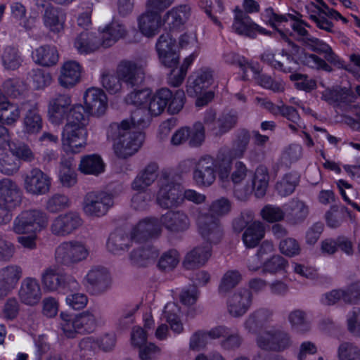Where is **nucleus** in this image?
<instances>
[{"instance_id":"f257e3e1","label":"nucleus","mask_w":360,"mask_h":360,"mask_svg":"<svg viewBox=\"0 0 360 360\" xmlns=\"http://www.w3.org/2000/svg\"><path fill=\"white\" fill-rule=\"evenodd\" d=\"M150 96L151 90L148 88L135 89L127 96V103L139 108L132 113L130 120H123L117 127L114 136V152L119 156H131L142 146L145 136L141 129L148 122V117H143V114Z\"/></svg>"},{"instance_id":"f03ea898","label":"nucleus","mask_w":360,"mask_h":360,"mask_svg":"<svg viewBox=\"0 0 360 360\" xmlns=\"http://www.w3.org/2000/svg\"><path fill=\"white\" fill-rule=\"evenodd\" d=\"M243 149L238 152L226 155H219L216 158L210 155L202 157L198 162L197 168L193 173V179L199 186H209L216 179L217 170L219 178L222 183L229 179L231 158L243 155Z\"/></svg>"},{"instance_id":"7ed1b4c3","label":"nucleus","mask_w":360,"mask_h":360,"mask_svg":"<svg viewBox=\"0 0 360 360\" xmlns=\"http://www.w3.org/2000/svg\"><path fill=\"white\" fill-rule=\"evenodd\" d=\"M159 191L157 193V202L164 208H170L182 203L184 199L196 204L205 200V196L194 190L184 191L179 184H174L168 177L159 180Z\"/></svg>"},{"instance_id":"20e7f679","label":"nucleus","mask_w":360,"mask_h":360,"mask_svg":"<svg viewBox=\"0 0 360 360\" xmlns=\"http://www.w3.org/2000/svg\"><path fill=\"white\" fill-rule=\"evenodd\" d=\"M265 15L270 17V23L275 27H278L283 23L287 22L289 19L293 20L294 22L291 24V26L293 30L302 37V40L307 48L314 51L325 53L328 60L333 61L335 60L330 47L322 41L308 36L303 22L300 20L297 16H293L291 14L278 15L274 13L271 9L266 10L262 18H264Z\"/></svg>"},{"instance_id":"39448f33","label":"nucleus","mask_w":360,"mask_h":360,"mask_svg":"<svg viewBox=\"0 0 360 360\" xmlns=\"http://www.w3.org/2000/svg\"><path fill=\"white\" fill-rule=\"evenodd\" d=\"M214 83L213 72L210 68L196 69L188 79L186 94L188 96L196 97L197 106H204L214 98L213 91L209 89Z\"/></svg>"},{"instance_id":"423d86ee","label":"nucleus","mask_w":360,"mask_h":360,"mask_svg":"<svg viewBox=\"0 0 360 360\" xmlns=\"http://www.w3.org/2000/svg\"><path fill=\"white\" fill-rule=\"evenodd\" d=\"M161 224L171 231H184L189 226L188 217L182 212H168L162 216L160 222L155 219H146L141 221L135 228L133 236H147L157 233L160 230Z\"/></svg>"},{"instance_id":"0eeeda50","label":"nucleus","mask_w":360,"mask_h":360,"mask_svg":"<svg viewBox=\"0 0 360 360\" xmlns=\"http://www.w3.org/2000/svg\"><path fill=\"white\" fill-rule=\"evenodd\" d=\"M262 58L274 68L281 69L284 72H291L295 70L299 62L311 68L330 71V66L324 60L313 54L307 56L305 53H302L298 56H294L291 58L290 56H285L281 53L275 56L272 53L267 52L264 53Z\"/></svg>"},{"instance_id":"6e6552de","label":"nucleus","mask_w":360,"mask_h":360,"mask_svg":"<svg viewBox=\"0 0 360 360\" xmlns=\"http://www.w3.org/2000/svg\"><path fill=\"white\" fill-rule=\"evenodd\" d=\"M89 253V248L82 241H65L56 247L55 260L60 266L72 267L86 260Z\"/></svg>"},{"instance_id":"1a4fd4ad","label":"nucleus","mask_w":360,"mask_h":360,"mask_svg":"<svg viewBox=\"0 0 360 360\" xmlns=\"http://www.w3.org/2000/svg\"><path fill=\"white\" fill-rule=\"evenodd\" d=\"M100 37L96 33L82 32L75 39V46L80 53H90L97 51L101 46L108 48L111 46L112 37V22L104 27L98 28Z\"/></svg>"},{"instance_id":"9d476101","label":"nucleus","mask_w":360,"mask_h":360,"mask_svg":"<svg viewBox=\"0 0 360 360\" xmlns=\"http://www.w3.org/2000/svg\"><path fill=\"white\" fill-rule=\"evenodd\" d=\"M273 251L272 243L264 242L257 254L249 261V269L257 271L261 269L262 271L269 273L285 270L288 265L287 261L280 255H274Z\"/></svg>"},{"instance_id":"9b49d317","label":"nucleus","mask_w":360,"mask_h":360,"mask_svg":"<svg viewBox=\"0 0 360 360\" xmlns=\"http://www.w3.org/2000/svg\"><path fill=\"white\" fill-rule=\"evenodd\" d=\"M231 208L229 200L220 198L213 201L209 209V214H199L196 223L200 233L203 237H208L219 228L217 219L227 214Z\"/></svg>"},{"instance_id":"f8f14e48","label":"nucleus","mask_w":360,"mask_h":360,"mask_svg":"<svg viewBox=\"0 0 360 360\" xmlns=\"http://www.w3.org/2000/svg\"><path fill=\"white\" fill-rule=\"evenodd\" d=\"M224 60L229 63H236L243 72V79L248 77L249 72H251L253 78L262 87L274 91H281L284 89V85L281 81H274L269 76L260 75L259 66L257 64H250L243 57L231 53L225 56Z\"/></svg>"},{"instance_id":"ddd939ff","label":"nucleus","mask_w":360,"mask_h":360,"mask_svg":"<svg viewBox=\"0 0 360 360\" xmlns=\"http://www.w3.org/2000/svg\"><path fill=\"white\" fill-rule=\"evenodd\" d=\"M170 4L169 0H150L147 11L139 18V28L146 37L154 36L158 31L161 22L159 13Z\"/></svg>"},{"instance_id":"4468645a","label":"nucleus","mask_w":360,"mask_h":360,"mask_svg":"<svg viewBox=\"0 0 360 360\" xmlns=\"http://www.w3.org/2000/svg\"><path fill=\"white\" fill-rule=\"evenodd\" d=\"M112 205V195L103 191L86 193L82 202V210L86 215L101 217L106 214Z\"/></svg>"},{"instance_id":"2eb2a0df","label":"nucleus","mask_w":360,"mask_h":360,"mask_svg":"<svg viewBox=\"0 0 360 360\" xmlns=\"http://www.w3.org/2000/svg\"><path fill=\"white\" fill-rule=\"evenodd\" d=\"M306 10L309 18L314 20L317 27L320 29L331 31L332 24L325 18L326 16L335 20H341L344 23H347V19L342 16L340 13L334 9L330 8L321 0H312L306 5Z\"/></svg>"},{"instance_id":"dca6fc26","label":"nucleus","mask_w":360,"mask_h":360,"mask_svg":"<svg viewBox=\"0 0 360 360\" xmlns=\"http://www.w3.org/2000/svg\"><path fill=\"white\" fill-rule=\"evenodd\" d=\"M48 224L47 214L39 210H26L14 220L13 230L17 234H23L44 228Z\"/></svg>"},{"instance_id":"f3484780","label":"nucleus","mask_w":360,"mask_h":360,"mask_svg":"<svg viewBox=\"0 0 360 360\" xmlns=\"http://www.w3.org/2000/svg\"><path fill=\"white\" fill-rule=\"evenodd\" d=\"M87 130L79 124L67 122L62 132V145L67 153H77L86 144Z\"/></svg>"},{"instance_id":"a211bd4d","label":"nucleus","mask_w":360,"mask_h":360,"mask_svg":"<svg viewBox=\"0 0 360 360\" xmlns=\"http://www.w3.org/2000/svg\"><path fill=\"white\" fill-rule=\"evenodd\" d=\"M41 283L44 289L48 291H55L58 289L75 291L79 287V283L72 276L59 274L52 268H48L42 273Z\"/></svg>"},{"instance_id":"6ab92c4d","label":"nucleus","mask_w":360,"mask_h":360,"mask_svg":"<svg viewBox=\"0 0 360 360\" xmlns=\"http://www.w3.org/2000/svg\"><path fill=\"white\" fill-rule=\"evenodd\" d=\"M252 219V213H247L246 217L243 214L240 218L236 219L233 224L237 231H240L245 224L248 225L243 235V241L244 245L250 248H255L264 236L263 224L260 221L250 224Z\"/></svg>"},{"instance_id":"aec40b11","label":"nucleus","mask_w":360,"mask_h":360,"mask_svg":"<svg viewBox=\"0 0 360 360\" xmlns=\"http://www.w3.org/2000/svg\"><path fill=\"white\" fill-rule=\"evenodd\" d=\"M22 192L15 181L9 178L0 180V209L12 211L22 202Z\"/></svg>"},{"instance_id":"412c9836","label":"nucleus","mask_w":360,"mask_h":360,"mask_svg":"<svg viewBox=\"0 0 360 360\" xmlns=\"http://www.w3.org/2000/svg\"><path fill=\"white\" fill-rule=\"evenodd\" d=\"M24 188L32 195L47 194L51 189V177L39 168H33L23 176Z\"/></svg>"},{"instance_id":"4be33fe9","label":"nucleus","mask_w":360,"mask_h":360,"mask_svg":"<svg viewBox=\"0 0 360 360\" xmlns=\"http://www.w3.org/2000/svg\"><path fill=\"white\" fill-rule=\"evenodd\" d=\"M36 6L38 8L44 9L41 18L44 25L50 32L59 33L64 30L66 13L62 8L51 3H41V0H36Z\"/></svg>"},{"instance_id":"5701e85b","label":"nucleus","mask_w":360,"mask_h":360,"mask_svg":"<svg viewBox=\"0 0 360 360\" xmlns=\"http://www.w3.org/2000/svg\"><path fill=\"white\" fill-rule=\"evenodd\" d=\"M82 223L83 220L78 212L70 211L54 218L50 229L55 236H66L80 227Z\"/></svg>"},{"instance_id":"b1692460","label":"nucleus","mask_w":360,"mask_h":360,"mask_svg":"<svg viewBox=\"0 0 360 360\" xmlns=\"http://www.w3.org/2000/svg\"><path fill=\"white\" fill-rule=\"evenodd\" d=\"M72 106V98L68 94H58L52 97L48 106V115L50 122L60 124L68 117Z\"/></svg>"},{"instance_id":"393cba45","label":"nucleus","mask_w":360,"mask_h":360,"mask_svg":"<svg viewBox=\"0 0 360 360\" xmlns=\"http://www.w3.org/2000/svg\"><path fill=\"white\" fill-rule=\"evenodd\" d=\"M84 106L86 113L91 116L101 117L108 108V98L103 91L98 88H89L84 94Z\"/></svg>"},{"instance_id":"a878e982","label":"nucleus","mask_w":360,"mask_h":360,"mask_svg":"<svg viewBox=\"0 0 360 360\" xmlns=\"http://www.w3.org/2000/svg\"><path fill=\"white\" fill-rule=\"evenodd\" d=\"M161 63L167 68L176 65L179 60L177 46L169 33L162 34L156 44Z\"/></svg>"},{"instance_id":"bb28decb","label":"nucleus","mask_w":360,"mask_h":360,"mask_svg":"<svg viewBox=\"0 0 360 360\" xmlns=\"http://www.w3.org/2000/svg\"><path fill=\"white\" fill-rule=\"evenodd\" d=\"M269 179V173L266 167L264 166L258 167L252 179V186H245L243 191L236 189V196L240 200H243L252 191L258 198L264 196L268 187Z\"/></svg>"},{"instance_id":"cd10ccee","label":"nucleus","mask_w":360,"mask_h":360,"mask_svg":"<svg viewBox=\"0 0 360 360\" xmlns=\"http://www.w3.org/2000/svg\"><path fill=\"white\" fill-rule=\"evenodd\" d=\"M20 110L25 112L23 127L26 133L34 134L39 133L43 126V121L38 104L34 101H26L21 103Z\"/></svg>"},{"instance_id":"c85d7f7f","label":"nucleus","mask_w":360,"mask_h":360,"mask_svg":"<svg viewBox=\"0 0 360 360\" xmlns=\"http://www.w3.org/2000/svg\"><path fill=\"white\" fill-rule=\"evenodd\" d=\"M86 280L87 288L92 293H102L110 288V271L103 266H94L86 274Z\"/></svg>"},{"instance_id":"c756f323","label":"nucleus","mask_w":360,"mask_h":360,"mask_svg":"<svg viewBox=\"0 0 360 360\" xmlns=\"http://www.w3.org/2000/svg\"><path fill=\"white\" fill-rule=\"evenodd\" d=\"M349 304H356L360 301V282L348 286L345 290H333L323 295L321 302L325 305H333L339 300Z\"/></svg>"},{"instance_id":"7c9ffc66","label":"nucleus","mask_w":360,"mask_h":360,"mask_svg":"<svg viewBox=\"0 0 360 360\" xmlns=\"http://www.w3.org/2000/svg\"><path fill=\"white\" fill-rule=\"evenodd\" d=\"M211 256V246L208 243L198 245L189 250L183 261L186 269L199 268L206 264Z\"/></svg>"},{"instance_id":"2f4dec72","label":"nucleus","mask_w":360,"mask_h":360,"mask_svg":"<svg viewBox=\"0 0 360 360\" xmlns=\"http://www.w3.org/2000/svg\"><path fill=\"white\" fill-rule=\"evenodd\" d=\"M82 67L73 60L65 62L60 68L58 82L61 86L70 89L80 81Z\"/></svg>"},{"instance_id":"473e14b6","label":"nucleus","mask_w":360,"mask_h":360,"mask_svg":"<svg viewBox=\"0 0 360 360\" xmlns=\"http://www.w3.org/2000/svg\"><path fill=\"white\" fill-rule=\"evenodd\" d=\"M21 302L27 305H34L41 298V291L38 281L32 278H26L21 283L18 292Z\"/></svg>"},{"instance_id":"72a5a7b5","label":"nucleus","mask_w":360,"mask_h":360,"mask_svg":"<svg viewBox=\"0 0 360 360\" xmlns=\"http://www.w3.org/2000/svg\"><path fill=\"white\" fill-rule=\"evenodd\" d=\"M234 31L241 35L254 37L257 33L264 34V30L252 22L251 18L241 11H236L233 23Z\"/></svg>"},{"instance_id":"f704fd0d","label":"nucleus","mask_w":360,"mask_h":360,"mask_svg":"<svg viewBox=\"0 0 360 360\" xmlns=\"http://www.w3.org/2000/svg\"><path fill=\"white\" fill-rule=\"evenodd\" d=\"M118 76L123 82L131 85L141 84L144 79L142 65L136 63L124 62L118 67Z\"/></svg>"},{"instance_id":"c9c22d12","label":"nucleus","mask_w":360,"mask_h":360,"mask_svg":"<svg viewBox=\"0 0 360 360\" xmlns=\"http://www.w3.org/2000/svg\"><path fill=\"white\" fill-rule=\"evenodd\" d=\"M257 342L259 347L272 350L284 349L290 344L288 335L280 333L272 334L269 332L262 333L258 337Z\"/></svg>"},{"instance_id":"e433bc0d","label":"nucleus","mask_w":360,"mask_h":360,"mask_svg":"<svg viewBox=\"0 0 360 360\" xmlns=\"http://www.w3.org/2000/svg\"><path fill=\"white\" fill-rule=\"evenodd\" d=\"M251 303L250 292L242 290L234 292L228 300V309L231 314L239 316L244 314Z\"/></svg>"},{"instance_id":"4c0bfd02","label":"nucleus","mask_w":360,"mask_h":360,"mask_svg":"<svg viewBox=\"0 0 360 360\" xmlns=\"http://www.w3.org/2000/svg\"><path fill=\"white\" fill-rule=\"evenodd\" d=\"M172 96V92L167 88H162L154 94L151 93L146 107V111H148L152 116L160 115L165 109L168 100Z\"/></svg>"},{"instance_id":"58836bf2","label":"nucleus","mask_w":360,"mask_h":360,"mask_svg":"<svg viewBox=\"0 0 360 360\" xmlns=\"http://www.w3.org/2000/svg\"><path fill=\"white\" fill-rule=\"evenodd\" d=\"M162 320L166 321L171 330L176 334L181 333L184 330L182 312L174 302H169L165 305Z\"/></svg>"},{"instance_id":"ea45409f","label":"nucleus","mask_w":360,"mask_h":360,"mask_svg":"<svg viewBox=\"0 0 360 360\" xmlns=\"http://www.w3.org/2000/svg\"><path fill=\"white\" fill-rule=\"evenodd\" d=\"M73 162L72 158H63L60 160L58 177L63 187H73L77 182V174Z\"/></svg>"},{"instance_id":"a19ab883","label":"nucleus","mask_w":360,"mask_h":360,"mask_svg":"<svg viewBox=\"0 0 360 360\" xmlns=\"http://www.w3.org/2000/svg\"><path fill=\"white\" fill-rule=\"evenodd\" d=\"M79 171L84 174L98 176L105 171V164L97 154L86 155L82 158L79 165Z\"/></svg>"},{"instance_id":"79ce46f5","label":"nucleus","mask_w":360,"mask_h":360,"mask_svg":"<svg viewBox=\"0 0 360 360\" xmlns=\"http://www.w3.org/2000/svg\"><path fill=\"white\" fill-rule=\"evenodd\" d=\"M34 58L37 63L44 67H50L57 63L59 56L55 46L44 45L35 50Z\"/></svg>"},{"instance_id":"37998d69","label":"nucleus","mask_w":360,"mask_h":360,"mask_svg":"<svg viewBox=\"0 0 360 360\" xmlns=\"http://www.w3.org/2000/svg\"><path fill=\"white\" fill-rule=\"evenodd\" d=\"M188 15L189 8L187 6L173 8L167 14L164 24L167 25L169 29H175L184 22Z\"/></svg>"},{"instance_id":"c03bdc74","label":"nucleus","mask_w":360,"mask_h":360,"mask_svg":"<svg viewBox=\"0 0 360 360\" xmlns=\"http://www.w3.org/2000/svg\"><path fill=\"white\" fill-rule=\"evenodd\" d=\"M1 62L6 70H15L21 65L22 60L16 47L8 46L2 53Z\"/></svg>"},{"instance_id":"a18cd8bd","label":"nucleus","mask_w":360,"mask_h":360,"mask_svg":"<svg viewBox=\"0 0 360 360\" xmlns=\"http://www.w3.org/2000/svg\"><path fill=\"white\" fill-rule=\"evenodd\" d=\"M76 326L79 333H90L97 327V319L93 312L87 310L75 316Z\"/></svg>"},{"instance_id":"49530a36","label":"nucleus","mask_w":360,"mask_h":360,"mask_svg":"<svg viewBox=\"0 0 360 360\" xmlns=\"http://www.w3.org/2000/svg\"><path fill=\"white\" fill-rule=\"evenodd\" d=\"M70 206V198L65 194L55 193L46 202V209L51 213L61 212Z\"/></svg>"},{"instance_id":"de8ad7c7","label":"nucleus","mask_w":360,"mask_h":360,"mask_svg":"<svg viewBox=\"0 0 360 360\" xmlns=\"http://www.w3.org/2000/svg\"><path fill=\"white\" fill-rule=\"evenodd\" d=\"M157 168L155 165L148 167L134 181L132 188L134 190H145L156 178Z\"/></svg>"},{"instance_id":"09e8293b","label":"nucleus","mask_w":360,"mask_h":360,"mask_svg":"<svg viewBox=\"0 0 360 360\" xmlns=\"http://www.w3.org/2000/svg\"><path fill=\"white\" fill-rule=\"evenodd\" d=\"M20 161L13 154H0V172L6 175H13L20 168Z\"/></svg>"},{"instance_id":"8fccbe9b","label":"nucleus","mask_w":360,"mask_h":360,"mask_svg":"<svg viewBox=\"0 0 360 360\" xmlns=\"http://www.w3.org/2000/svg\"><path fill=\"white\" fill-rule=\"evenodd\" d=\"M248 169L242 162H237L235 165L234 170L231 174V179L236 186V189L240 191H244L246 183Z\"/></svg>"},{"instance_id":"3c124183","label":"nucleus","mask_w":360,"mask_h":360,"mask_svg":"<svg viewBox=\"0 0 360 360\" xmlns=\"http://www.w3.org/2000/svg\"><path fill=\"white\" fill-rule=\"evenodd\" d=\"M241 279V275L238 271L230 270L226 271L221 281L219 286L220 293H226L238 284Z\"/></svg>"},{"instance_id":"603ef678","label":"nucleus","mask_w":360,"mask_h":360,"mask_svg":"<svg viewBox=\"0 0 360 360\" xmlns=\"http://www.w3.org/2000/svg\"><path fill=\"white\" fill-rule=\"evenodd\" d=\"M236 122V116L227 114L223 115L216 122H214L213 127H211V129L214 135H221L229 131L234 126Z\"/></svg>"},{"instance_id":"864d4df0","label":"nucleus","mask_w":360,"mask_h":360,"mask_svg":"<svg viewBox=\"0 0 360 360\" xmlns=\"http://www.w3.org/2000/svg\"><path fill=\"white\" fill-rule=\"evenodd\" d=\"M298 182L297 174L285 175L276 185V189L281 195L285 196L291 194Z\"/></svg>"},{"instance_id":"5fc2aeb1","label":"nucleus","mask_w":360,"mask_h":360,"mask_svg":"<svg viewBox=\"0 0 360 360\" xmlns=\"http://www.w3.org/2000/svg\"><path fill=\"white\" fill-rule=\"evenodd\" d=\"M84 112H86L85 106L82 105L71 106L65 120H67V122L79 124V125L86 127L89 124V120L86 117Z\"/></svg>"},{"instance_id":"6e6d98bb","label":"nucleus","mask_w":360,"mask_h":360,"mask_svg":"<svg viewBox=\"0 0 360 360\" xmlns=\"http://www.w3.org/2000/svg\"><path fill=\"white\" fill-rule=\"evenodd\" d=\"M288 320L292 326L298 332L304 333L309 328V323L304 312L295 310L288 316Z\"/></svg>"},{"instance_id":"4d7b16f0","label":"nucleus","mask_w":360,"mask_h":360,"mask_svg":"<svg viewBox=\"0 0 360 360\" xmlns=\"http://www.w3.org/2000/svg\"><path fill=\"white\" fill-rule=\"evenodd\" d=\"M179 262V252L175 250H171L161 255L158 261V266L164 271H169L175 268Z\"/></svg>"},{"instance_id":"13d9d810","label":"nucleus","mask_w":360,"mask_h":360,"mask_svg":"<svg viewBox=\"0 0 360 360\" xmlns=\"http://www.w3.org/2000/svg\"><path fill=\"white\" fill-rule=\"evenodd\" d=\"M4 90L11 96L17 98L26 90L25 84L19 79L10 78L3 83Z\"/></svg>"},{"instance_id":"bf43d9fd","label":"nucleus","mask_w":360,"mask_h":360,"mask_svg":"<svg viewBox=\"0 0 360 360\" xmlns=\"http://www.w3.org/2000/svg\"><path fill=\"white\" fill-rule=\"evenodd\" d=\"M61 322L60 327L64 335L68 338H75L79 333L77 327L76 326V319L72 318L69 314L61 312L60 314Z\"/></svg>"},{"instance_id":"052dcab7","label":"nucleus","mask_w":360,"mask_h":360,"mask_svg":"<svg viewBox=\"0 0 360 360\" xmlns=\"http://www.w3.org/2000/svg\"><path fill=\"white\" fill-rule=\"evenodd\" d=\"M283 209L285 214H290L298 220L305 217L308 213V210L305 205L298 200L289 202L284 205Z\"/></svg>"},{"instance_id":"680f3d73","label":"nucleus","mask_w":360,"mask_h":360,"mask_svg":"<svg viewBox=\"0 0 360 360\" xmlns=\"http://www.w3.org/2000/svg\"><path fill=\"white\" fill-rule=\"evenodd\" d=\"M2 280L11 285L15 286L18 281L21 278L22 271L20 266L17 265H10L1 270Z\"/></svg>"},{"instance_id":"e2e57ef3","label":"nucleus","mask_w":360,"mask_h":360,"mask_svg":"<svg viewBox=\"0 0 360 360\" xmlns=\"http://www.w3.org/2000/svg\"><path fill=\"white\" fill-rule=\"evenodd\" d=\"M338 359L360 360V349L351 343H342L338 349Z\"/></svg>"},{"instance_id":"0e129e2a","label":"nucleus","mask_w":360,"mask_h":360,"mask_svg":"<svg viewBox=\"0 0 360 360\" xmlns=\"http://www.w3.org/2000/svg\"><path fill=\"white\" fill-rule=\"evenodd\" d=\"M205 129L200 122H196L192 127L188 129V140L191 146H200L205 140Z\"/></svg>"},{"instance_id":"69168bd1","label":"nucleus","mask_w":360,"mask_h":360,"mask_svg":"<svg viewBox=\"0 0 360 360\" xmlns=\"http://www.w3.org/2000/svg\"><path fill=\"white\" fill-rule=\"evenodd\" d=\"M348 330L354 335L360 337V308L350 311L346 319Z\"/></svg>"},{"instance_id":"338daca9","label":"nucleus","mask_w":360,"mask_h":360,"mask_svg":"<svg viewBox=\"0 0 360 360\" xmlns=\"http://www.w3.org/2000/svg\"><path fill=\"white\" fill-rule=\"evenodd\" d=\"M179 47L182 49L199 51L200 45L195 32H190L182 34L179 39Z\"/></svg>"},{"instance_id":"774afa93","label":"nucleus","mask_w":360,"mask_h":360,"mask_svg":"<svg viewBox=\"0 0 360 360\" xmlns=\"http://www.w3.org/2000/svg\"><path fill=\"white\" fill-rule=\"evenodd\" d=\"M285 214V212L280 207L273 205H266L261 210L262 219L269 222H274L281 220Z\"/></svg>"}]
</instances>
